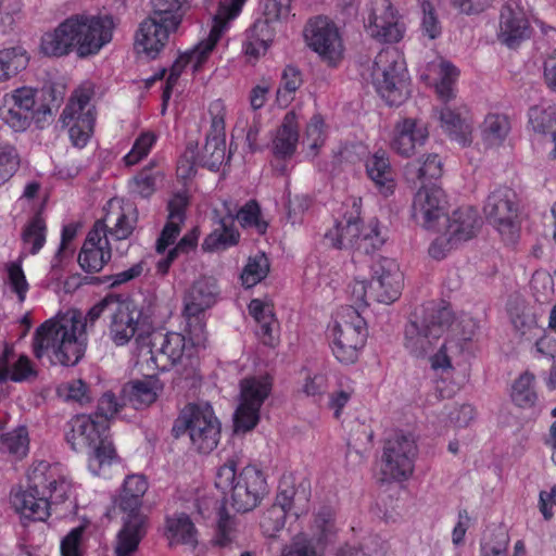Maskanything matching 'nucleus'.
<instances>
[{"instance_id":"obj_62","label":"nucleus","mask_w":556,"mask_h":556,"mask_svg":"<svg viewBox=\"0 0 556 556\" xmlns=\"http://www.w3.org/2000/svg\"><path fill=\"white\" fill-rule=\"evenodd\" d=\"M110 227L106 225L105 219H97L88 231L87 237L85 239L84 245L86 247H94V248H104L112 249L109 240Z\"/></svg>"},{"instance_id":"obj_5","label":"nucleus","mask_w":556,"mask_h":556,"mask_svg":"<svg viewBox=\"0 0 556 556\" xmlns=\"http://www.w3.org/2000/svg\"><path fill=\"white\" fill-rule=\"evenodd\" d=\"M66 442L75 452L88 450V468L99 476L104 465H111L117 457L110 433V424L90 414H78L67 422Z\"/></svg>"},{"instance_id":"obj_49","label":"nucleus","mask_w":556,"mask_h":556,"mask_svg":"<svg viewBox=\"0 0 556 556\" xmlns=\"http://www.w3.org/2000/svg\"><path fill=\"white\" fill-rule=\"evenodd\" d=\"M458 74V70L451 62L443 61L440 64L439 81L435 84V91L443 104H448L455 98V83Z\"/></svg>"},{"instance_id":"obj_50","label":"nucleus","mask_w":556,"mask_h":556,"mask_svg":"<svg viewBox=\"0 0 556 556\" xmlns=\"http://www.w3.org/2000/svg\"><path fill=\"white\" fill-rule=\"evenodd\" d=\"M529 124L540 135H552L556 131V109L553 106H532L529 110Z\"/></svg>"},{"instance_id":"obj_58","label":"nucleus","mask_w":556,"mask_h":556,"mask_svg":"<svg viewBox=\"0 0 556 556\" xmlns=\"http://www.w3.org/2000/svg\"><path fill=\"white\" fill-rule=\"evenodd\" d=\"M20 168V156L13 146L0 148V187L9 181Z\"/></svg>"},{"instance_id":"obj_53","label":"nucleus","mask_w":556,"mask_h":556,"mask_svg":"<svg viewBox=\"0 0 556 556\" xmlns=\"http://www.w3.org/2000/svg\"><path fill=\"white\" fill-rule=\"evenodd\" d=\"M56 392L65 402L78 403L80 406L91 402L89 387L81 379H75L60 384Z\"/></svg>"},{"instance_id":"obj_43","label":"nucleus","mask_w":556,"mask_h":556,"mask_svg":"<svg viewBox=\"0 0 556 556\" xmlns=\"http://www.w3.org/2000/svg\"><path fill=\"white\" fill-rule=\"evenodd\" d=\"M112 257V249L86 247L78 254V264L85 273L94 274L103 269Z\"/></svg>"},{"instance_id":"obj_60","label":"nucleus","mask_w":556,"mask_h":556,"mask_svg":"<svg viewBox=\"0 0 556 556\" xmlns=\"http://www.w3.org/2000/svg\"><path fill=\"white\" fill-rule=\"evenodd\" d=\"M384 242L386 239L381 236L378 220H371L368 229L364 230L361 242H358V251L370 254L379 250Z\"/></svg>"},{"instance_id":"obj_40","label":"nucleus","mask_w":556,"mask_h":556,"mask_svg":"<svg viewBox=\"0 0 556 556\" xmlns=\"http://www.w3.org/2000/svg\"><path fill=\"white\" fill-rule=\"evenodd\" d=\"M511 401L520 408H535L538 394L534 390V376L528 371L519 376L511 387Z\"/></svg>"},{"instance_id":"obj_57","label":"nucleus","mask_w":556,"mask_h":556,"mask_svg":"<svg viewBox=\"0 0 556 556\" xmlns=\"http://www.w3.org/2000/svg\"><path fill=\"white\" fill-rule=\"evenodd\" d=\"M37 93L38 91L35 88L21 87L15 89L5 100L17 106L18 110L27 111V114L35 118V115L40 113L38 108L36 109Z\"/></svg>"},{"instance_id":"obj_14","label":"nucleus","mask_w":556,"mask_h":556,"mask_svg":"<svg viewBox=\"0 0 556 556\" xmlns=\"http://www.w3.org/2000/svg\"><path fill=\"white\" fill-rule=\"evenodd\" d=\"M306 46L329 67H338L344 56V43L336 23L327 16L311 17L303 29Z\"/></svg>"},{"instance_id":"obj_55","label":"nucleus","mask_w":556,"mask_h":556,"mask_svg":"<svg viewBox=\"0 0 556 556\" xmlns=\"http://www.w3.org/2000/svg\"><path fill=\"white\" fill-rule=\"evenodd\" d=\"M290 514L278 504L274 503L261 518V528L266 535L274 536L285 527L286 517Z\"/></svg>"},{"instance_id":"obj_19","label":"nucleus","mask_w":556,"mask_h":556,"mask_svg":"<svg viewBox=\"0 0 556 556\" xmlns=\"http://www.w3.org/2000/svg\"><path fill=\"white\" fill-rule=\"evenodd\" d=\"M446 198L435 184L422 185L414 195L412 217L426 229H434L438 220L445 216Z\"/></svg>"},{"instance_id":"obj_2","label":"nucleus","mask_w":556,"mask_h":556,"mask_svg":"<svg viewBox=\"0 0 556 556\" xmlns=\"http://www.w3.org/2000/svg\"><path fill=\"white\" fill-rule=\"evenodd\" d=\"M114 27L110 14H73L41 36L40 52L49 58H62L72 52L80 59L93 56L112 40Z\"/></svg>"},{"instance_id":"obj_17","label":"nucleus","mask_w":556,"mask_h":556,"mask_svg":"<svg viewBox=\"0 0 556 556\" xmlns=\"http://www.w3.org/2000/svg\"><path fill=\"white\" fill-rule=\"evenodd\" d=\"M416 455L415 440L408 434L395 433L383 445L382 475L388 480H407L414 471Z\"/></svg>"},{"instance_id":"obj_63","label":"nucleus","mask_w":556,"mask_h":556,"mask_svg":"<svg viewBox=\"0 0 556 556\" xmlns=\"http://www.w3.org/2000/svg\"><path fill=\"white\" fill-rule=\"evenodd\" d=\"M292 0H264L263 16L267 21L278 22L289 16Z\"/></svg>"},{"instance_id":"obj_27","label":"nucleus","mask_w":556,"mask_h":556,"mask_svg":"<svg viewBox=\"0 0 556 556\" xmlns=\"http://www.w3.org/2000/svg\"><path fill=\"white\" fill-rule=\"evenodd\" d=\"M364 230L359 211L355 210V215H344L341 220H337L334 227L325 233V240L336 249H354L358 251Z\"/></svg>"},{"instance_id":"obj_20","label":"nucleus","mask_w":556,"mask_h":556,"mask_svg":"<svg viewBox=\"0 0 556 556\" xmlns=\"http://www.w3.org/2000/svg\"><path fill=\"white\" fill-rule=\"evenodd\" d=\"M160 16L151 14L143 20L135 36V47L138 52L149 59H155L168 41L169 34L178 27H169V21H160Z\"/></svg>"},{"instance_id":"obj_21","label":"nucleus","mask_w":556,"mask_h":556,"mask_svg":"<svg viewBox=\"0 0 556 556\" xmlns=\"http://www.w3.org/2000/svg\"><path fill=\"white\" fill-rule=\"evenodd\" d=\"M532 28L522 8L517 3H506L500 15L497 39L510 49L518 47L531 36Z\"/></svg>"},{"instance_id":"obj_30","label":"nucleus","mask_w":556,"mask_h":556,"mask_svg":"<svg viewBox=\"0 0 556 556\" xmlns=\"http://www.w3.org/2000/svg\"><path fill=\"white\" fill-rule=\"evenodd\" d=\"M163 386L154 376L144 379H136L123 386L122 394L124 401L130 403L136 409H140L154 403L157 392Z\"/></svg>"},{"instance_id":"obj_64","label":"nucleus","mask_w":556,"mask_h":556,"mask_svg":"<svg viewBox=\"0 0 556 556\" xmlns=\"http://www.w3.org/2000/svg\"><path fill=\"white\" fill-rule=\"evenodd\" d=\"M442 162L439 155L428 154L418 168V178L422 181V185H427L426 181L431 184V180H437L442 176Z\"/></svg>"},{"instance_id":"obj_61","label":"nucleus","mask_w":556,"mask_h":556,"mask_svg":"<svg viewBox=\"0 0 556 556\" xmlns=\"http://www.w3.org/2000/svg\"><path fill=\"white\" fill-rule=\"evenodd\" d=\"M123 404L117 400L112 391H106L98 400L97 410L92 414L97 419H105L109 424L110 419L118 413Z\"/></svg>"},{"instance_id":"obj_6","label":"nucleus","mask_w":556,"mask_h":556,"mask_svg":"<svg viewBox=\"0 0 556 556\" xmlns=\"http://www.w3.org/2000/svg\"><path fill=\"white\" fill-rule=\"evenodd\" d=\"M453 321V312L434 302L424 305L420 316L410 319L404 329V348L415 357L432 353Z\"/></svg>"},{"instance_id":"obj_59","label":"nucleus","mask_w":556,"mask_h":556,"mask_svg":"<svg viewBox=\"0 0 556 556\" xmlns=\"http://www.w3.org/2000/svg\"><path fill=\"white\" fill-rule=\"evenodd\" d=\"M21 0H0V29L8 33L12 29L16 20L21 17Z\"/></svg>"},{"instance_id":"obj_12","label":"nucleus","mask_w":556,"mask_h":556,"mask_svg":"<svg viewBox=\"0 0 556 556\" xmlns=\"http://www.w3.org/2000/svg\"><path fill=\"white\" fill-rule=\"evenodd\" d=\"M151 305H139L118 295L109 323V337L117 346L127 344L135 336L142 337L152 328Z\"/></svg>"},{"instance_id":"obj_7","label":"nucleus","mask_w":556,"mask_h":556,"mask_svg":"<svg viewBox=\"0 0 556 556\" xmlns=\"http://www.w3.org/2000/svg\"><path fill=\"white\" fill-rule=\"evenodd\" d=\"M247 0L219 1L217 11L213 16V23L207 38L201 40L193 49L180 54L173 63L169 75V84H176L184 72L190 65L195 73L208 59V55L228 30L230 22L239 16Z\"/></svg>"},{"instance_id":"obj_29","label":"nucleus","mask_w":556,"mask_h":556,"mask_svg":"<svg viewBox=\"0 0 556 556\" xmlns=\"http://www.w3.org/2000/svg\"><path fill=\"white\" fill-rule=\"evenodd\" d=\"M148 490V481L142 475L127 476L117 501V507L124 518L144 517L141 513L142 497Z\"/></svg>"},{"instance_id":"obj_4","label":"nucleus","mask_w":556,"mask_h":556,"mask_svg":"<svg viewBox=\"0 0 556 556\" xmlns=\"http://www.w3.org/2000/svg\"><path fill=\"white\" fill-rule=\"evenodd\" d=\"M215 485L237 513L253 510L268 494L264 472L253 465L239 470L235 458H228L217 469Z\"/></svg>"},{"instance_id":"obj_52","label":"nucleus","mask_w":556,"mask_h":556,"mask_svg":"<svg viewBox=\"0 0 556 556\" xmlns=\"http://www.w3.org/2000/svg\"><path fill=\"white\" fill-rule=\"evenodd\" d=\"M36 377L37 371L30 359L26 355L16 354L11 369L0 371V383L8 381L23 382Z\"/></svg>"},{"instance_id":"obj_15","label":"nucleus","mask_w":556,"mask_h":556,"mask_svg":"<svg viewBox=\"0 0 556 556\" xmlns=\"http://www.w3.org/2000/svg\"><path fill=\"white\" fill-rule=\"evenodd\" d=\"M483 212L486 220L504 240L515 241L519 231L516 222L518 203L517 194L511 188L502 186L492 191L486 198Z\"/></svg>"},{"instance_id":"obj_8","label":"nucleus","mask_w":556,"mask_h":556,"mask_svg":"<svg viewBox=\"0 0 556 556\" xmlns=\"http://www.w3.org/2000/svg\"><path fill=\"white\" fill-rule=\"evenodd\" d=\"M371 278L366 280H355L351 285L352 296L356 302L369 305V301L391 304L395 302L402 293L404 286V275L394 258L379 256L370 265Z\"/></svg>"},{"instance_id":"obj_32","label":"nucleus","mask_w":556,"mask_h":556,"mask_svg":"<svg viewBox=\"0 0 556 556\" xmlns=\"http://www.w3.org/2000/svg\"><path fill=\"white\" fill-rule=\"evenodd\" d=\"M161 340L160 349L155 352H151L150 361L161 371H167L174 365L182 361L186 338L179 333L172 332L162 336Z\"/></svg>"},{"instance_id":"obj_45","label":"nucleus","mask_w":556,"mask_h":556,"mask_svg":"<svg viewBox=\"0 0 556 556\" xmlns=\"http://www.w3.org/2000/svg\"><path fill=\"white\" fill-rule=\"evenodd\" d=\"M237 219L242 228H253L260 235L267 231L268 224L262 218V210L254 199L247 201L237 212L233 219Z\"/></svg>"},{"instance_id":"obj_3","label":"nucleus","mask_w":556,"mask_h":556,"mask_svg":"<svg viewBox=\"0 0 556 556\" xmlns=\"http://www.w3.org/2000/svg\"><path fill=\"white\" fill-rule=\"evenodd\" d=\"M71 483L48 462L34 465L28 473V486L12 496L16 511L25 519L45 521L50 516V506L68 498Z\"/></svg>"},{"instance_id":"obj_22","label":"nucleus","mask_w":556,"mask_h":556,"mask_svg":"<svg viewBox=\"0 0 556 556\" xmlns=\"http://www.w3.org/2000/svg\"><path fill=\"white\" fill-rule=\"evenodd\" d=\"M429 138L428 124L421 119L407 117L396 123L391 140L392 150L403 157H410Z\"/></svg>"},{"instance_id":"obj_24","label":"nucleus","mask_w":556,"mask_h":556,"mask_svg":"<svg viewBox=\"0 0 556 556\" xmlns=\"http://www.w3.org/2000/svg\"><path fill=\"white\" fill-rule=\"evenodd\" d=\"M309 497L308 485L304 481L296 484L295 478L290 473L281 477L275 503L299 518L307 511Z\"/></svg>"},{"instance_id":"obj_16","label":"nucleus","mask_w":556,"mask_h":556,"mask_svg":"<svg viewBox=\"0 0 556 556\" xmlns=\"http://www.w3.org/2000/svg\"><path fill=\"white\" fill-rule=\"evenodd\" d=\"M271 391L267 379L244 378L240 382V403L233 414V428L237 433L253 430L260 421V410Z\"/></svg>"},{"instance_id":"obj_26","label":"nucleus","mask_w":556,"mask_h":556,"mask_svg":"<svg viewBox=\"0 0 556 556\" xmlns=\"http://www.w3.org/2000/svg\"><path fill=\"white\" fill-rule=\"evenodd\" d=\"M440 123L451 140L458 142L462 147L471 143V124L467 106L443 104L440 110Z\"/></svg>"},{"instance_id":"obj_9","label":"nucleus","mask_w":556,"mask_h":556,"mask_svg":"<svg viewBox=\"0 0 556 556\" xmlns=\"http://www.w3.org/2000/svg\"><path fill=\"white\" fill-rule=\"evenodd\" d=\"M219 287L213 277L202 276L187 289L184 295V316L188 339L195 348H205L207 341L206 312L218 301Z\"/></svg>"},{"instance_id":"obj_33","label":"nucleus","mask_w":556,"mask_h":556,"mask_svg":"<svg viewBox=\"0 0 556 556\" xmlns=\"http://www.w3.org/2000/svg\"><path fill=\"white\" fill-rule=\"evenodd\" d=\"M165 536L170 545L181 544L195 547L198 544V530L191 518L185 513L166 517Z\"/></svg>"},{"instance_id":"obj_31","label":"nucleus","mask_w":556,"mask_h":556,"mask_svg":"<svg viewBox=\"0 0 556 556\" xmlns=\"http://www.w3.org/2000/svg\"><path fill=\"white\" fill-rule=\"evenodd\" d=\"M240 233L233 224V216L222 217L215 222L213 230L204 238L202 250L204 252L226 251L238 244Z\"/></svg>"},{"instance_id":"obj_39","label":"nucleus","mask_w":556,"mask_h":556,"mask_svg":"<svg viewBox=\"0 0 556 556\" xmlns=\"http://www.w3.org/2000/svg\"><path fill=\"white\" fill-rule=\"evenodd\" d=\"M0 450L22 459L29 451V433L26 426H17L0 435Z\"/></svg>"},{"instance_id":"obj_10","label":"nucleus","mask_w":556,"mask_h":556,"mask_svg":"<svg viewBox=\"0 0 556 556\" xmlns=\"http://www.w3.org/2000/svg\"><path fill=\"white\" fill-rule=\"evenodd\" d=\"M172 433L175 438L188 434L199 453H210L218 444L220 422L208 403H189L176 418Z\"/></svg>"},{"instance_id":"obj_47","label":"nucleus","mask_w":556,"mask_h":556,"mask_svg":"<svg viewBox=\"0 0 556 556\" xmlns=\"http://www.w3.org/2000/svg\"><path fill=\"white\" fill-rule=\"evenodd\" d=\"M510 130L508 118L503 114H488L483 122L482 135L490 146L500 144Z\"/></svg>"},{"instance_id":"obj_36","label":"nucleus","mask_w":556,"mask_h":556,"mask_svg":"<svg viewBox=\"0 0 556 556\" xmlns=\"http://www.w3.org/2000/svg\"><path fill=\"white\" fill-rule=\"evenodd\" d=\"M452 334L444 341V348L450 349L451 353L467 354L472 353V338L476 333L477 325L471 318H463L457 323L452 321Z\"/></svg>"},{"instance_id":"obj_42","label":"nucleus","mask_w":556,"mask_h":556,"mask_svg":"<svg viewBox=\"0 0 556 556\" xmlns=\"http://www.w3.org/2000/svg\"><path fill=\"white\" fill-rule=\"evenodd\" d=\"M47 225L40 213H36L25 225L22 240L29 245V253L37 254L46 243Z\"/></svg>"},{"instance_id":"obj_34","label":"nucleus","mask_w":556,"mask_h":556,"mask_svg":"<svg viewBox=\"0 0 556 556\" xmlns=\"http://www.w3.org/2000/svg\"><path fill=\"white\" fill-rule=\"evenodd\" d=\"M146 517L124 518L123 528L117 534L115 556H132L146 534Z\"/></svg>"},{"instance_id":"obj_37","label":"nucleus","mask_w":556,"mask_h":556,"mask_svg":"<svg viewBox=\"0 0 556 556\" xmlns=\"http://www.w3.org/2000/svg\"><path fill=\"white\" fill-rule=\"evenodd\" d=\"M26 50L21 46L0 50V81H5L26 68L28 64Z\"/></svg>"},{"instance_id":"obj_18","label":"nucleus","mask_w":556,"mask_h":556,"mask_svg":"<svg viewBox=\"0 0 556 556\" xmlns=\"http://www.w3.org/2000/svg\"><path fill=\"white\" fill-rule=\"evenodd\" d=\"M366 31L380 43H397L406 33V24L390 0H375L365 24Z\"/></svg>"},{"instance_id":"obj_41","label":"nucleus","mask_w":556,"mask_h":556,"mask_svg":"<svg viewBox=\"0 0 556 556\" xmlns=\"http://www.w3.org/2000/svg\"><path fill=\"white\" fill-rule=\"evenodd\" d=\"M269 260L264 252L250 256L241 273L242 285L252 288L265 279L269 271Z\"/></svg>"},{"instance_id":"obj_54","label":"nucleus","mask_w":556,"mask_h":556,"mask_svg":"<svg viewBox=\"0 0 556 556\" xmlns=\"http://www.w3.org/2000/svg\"><path fill=\"white\" fill-rule=\"evenodd\" d=\"M0 118L14 131H25L31 124L34 117L27 111L18 110L17 106L4 100L0 106Z\"/></svg>"},{"instance_id":"obj_48","label":"nucleus","mask_w":556,"mask_h":556,"mask_svg":"<svg viewBox=\"0 0 556 556\" xmlns=\"http://www.w3.org/2000/svg\"><path fill=\"white\" fill-rule=\"evenodd\" d=\"M153 167L154 164L151 162L129 180L128 188L132 194L141 199H149L155 192L157 173L153 170Z\"/></svg>"},{"instance_id":"obj_35","label":"nucleus","mask_w":556,"mask_h":556,"mask_svg":"<svg viewBox=\"0 0 556 556\" xmlns=\"http://www.w3.org/2000/svg\"><path fill=\"white\" fill-rule=\"evenodd\" d=\"M299 141L298 126L292 113H287L273 140V153L277 159H290Z\"/></svg>"},{"instance_id":"obj_38","label":"nucleus","mask_w":556,"mask_h":556,"mask_svg":"<svg viewBox=\"0 0 556 556\" xmlns=\"http://www.w3.org/2000/svg\"><path fill=\"white\" fill-rule=\"evenodd\" d=\"M230 160V153L226 155V142H219L214 139H205V144L201 151L197 149V162L200 167L212 172L219 170L220 166Z\"/></svg>"},{"instance_id":"obj_46","label":"nucleus","mask_w":556,"mask_h":556,"mask_svg":"<svg viewBox=\"0 0 556 556\" xmlns=\"http://www.w3.org/2000/svg\"><path fill=\"white\" fill-rule=\"evenodd\" d=\"M153 11L160 21H169V27H178L187 9V0H151Z\"/></svg>"},{"instance_id":"obj_28","label":"nucleus","mask_w":556,"mask_h":556,"mask_svg":"<svg viewBox=\"0 0 556 556\" xmlns=\"http://www.w3.org/2000/svg\"><path fill=\"white\" fill-rule=\"evenodd\" d=\"M446 235L451 244L471 239L476 230L480 227V217L476 208L464 206L455 210L451 216L446 217Z\"/></svg>"},{"instance_id":"obj_56","label":"nucleus","mask_w":556,"mask_h":556,"mask_svg":"<svg viewBox=\"0 0 556 556\" xmlns=\"http://www.w3.org/2000/svg\"><path fill=\"white\" fill-rule=\"evenodd\" d=\"M420 7L422 11V33L429 39H437L442 34V25L439 20L437 10L430 0H421Z\"/></svg>"},{"instance_id":"obj_13","label":"nucleus","mask_w":556,"mask_h":556,"mask_svg":"<svg viewBox=\"0 0 556 556\" xmlns=\"http://www.w3.org/2000/svg\"><path fill=\"white\" fill-rule=\"evenodd\" d=\"M93 90L78 88L70 97L60 116V123L68 128L70 140L76 148H84L89 142L96 124L94 106L90 103Z\"/></svg>"},{"instance_id":"obj_11","label":"nucleus","mask_w":556,"mask_h":556,"mask_svg":"<svg viewBox=\"0 0 556 556\" xmlns=\"http://www.w3.org/2000/svg\"><path fill=\"white\" fill-rule=\"evenodd\" d=\"M371 75L377 92L388 105L397 106L408 98V74L397 50L382 49L375 58Z\"/></svg>"},{"instance_id":"obj_25","label":"nucleus","mask_w":556,"mask_h":556,"mask_svg":"<svg viewBox=\"0 0 556 556\" xmlns=\"http://www.w3.org/2000/svg\"><path fill=\"white\" fill-rule=\"evenodd\" d=\"M365 319L353 306L342 308L332 328V337L363 349L367 340Z\"/></svg>"},{"instance_id":"obj_44","label":"nucleus","mask_w":556,"mask_h":556,"mask_svg":"<svg viewBox=\"0 0 556 556\" xmlns=\"http://www.w3.org/2000/svg\"><path fill=\"white\" fill-rule=\"evenodd\" d=\"M139 219L138 208L132 204L121 207L116 222L110 228V236L117 241L128 239L135 231Z\"/></svg>"},{"instance_id":"obj_1","label":"nucleus","mask_w":556,"mask_h":556,"mask_svg":"<svg viewBox=\"0 0 556 556\" xmlns=\"http://www.w3.org/2000/svg\"><path fill=\"white\" fill-rule=\"evenodd\" d=\"M119 294L108 293L83 315L79 311L68 312L41 324L33 338L36 358L45 356L53 365L75 366L84 356L87 346L86 332L101 318H110Z\"/></svg>"},{"instance_id":"obj_51","label":"nucleus","mask_w":556,"mask_h":556,"mask_svg":"<svg viewBox=\"0 0 556 556\" xmlns=\"http://www.w3.org/2000/svg\"><path fill=\"white\" fill-rule=\"evenodd\" d=\"M157 135L152 130L142 131L135 140L130 151L123 157L126 166H134L147 157L157 142Z\"/></svg>"},{"instance_id":"obj_23","label":"nucleus","mask_w":556,"mask_h":556,"mask_svg":"<svg viewBox=\"0 0 556 556\" xmlns=\"http://www.w3.org/2000/svg\"><path fill=\"white\" fill-rule=\"evenodd\" d=\"M365 173L375 189L384 198L394 193L395 170L391 165L389 154L383 149L369 153L364 160Z\"/></svg>"}]
</instances>
